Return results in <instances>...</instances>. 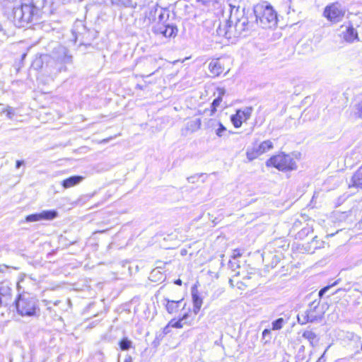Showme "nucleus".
<instances>
[{
  "instance_id": "38",
  "label": "nucleus",
  "mask_w": 362,
  "mask_h": 362,
  "mask_svg": "<svg viewBox=\"0 0 362 362\" xmlns=\"http://www.w3.org/2000/svg\"><path fill=\"white\" fill-rule=\"evenodd\" d=\"M351 289V286H350V284H348L347 286L344 287V288H338L337 291H336V293H339V291H348Z\"/></svg>"
},
{
  "instance_id": "53",
  "label": "nucleus",
  "mask_w": 362,
  "mask_h": 362,
  "mask_svg": "<svg viewBox=\"0 0 362 362\" xmlns=\"http://www.w3.org/2000/svg\"><path fill=\"white\" fill-rule=\"evenodd\" d=\"M361 351H362V344H361Z\"/></svg>"
},
{
  "instance_id": "23",
  "label": "nucleus",
  "mask_w": 362,
  "mask_h": 362,
  "mask_svg": "<svg viewBox=\"0 0 362 362\" xmlns=\"http://www.w3.org/2000/svg\"><path fill=\"white\" fill-rule=\"evenodd\" d=\"M126 7L136 8L141 7L144 4V0H121Z\"/></svg>"
},
{
  "instance_id": "48",
  "label": "nucleus",
  "mask_w": 362,
  "mask_h": 362,
  "mask_svg": "<svg viewBox=\"0 0 362 362\" xmlns=\"http://www.w3.org/2000/svg\"><path fill=\"white\" fill-rule=\"evenodd\" d=\"M233 281L232 279H230V280H229V283H230V284L232 286H233Z\"/></svg>"
},
{
  "instance_id": "37",
  "label": "nucleus",
  "mask_w": 362,
  "mask_h": 362,
  "mask_svg": "<svg viewBox=\"0 0 362 362\" xmlns=\"http://www.w3.org/2000/svg\"><path fill=\"white\" fill-rule=\"evenodd\" d=\"M199 177H197L196 175H194V176H191V177H187V180L190 183H195L196 181L198 180Z\"/></svg>"
},
{
  "instance_id": "3",
  "label": "nucleus",
  "mask_w": 362,
  "mask_h": 362,
  "mask_svg": "<svg viewBox=\"0 0 362 362\" xmlns=\"http://www.w3.org/2000/svg\"><path fill=\"white\" fill-rule=\"evenodd\" d=\"M45 59H48L50 67H53L57 71H61L62 66H58L62 64H70L72 62V56L69 54L66 47L62 45H57L54 48L51 55H45Z\"/></svg>"
},
{
  "instance_id": "11",
  "label": "nucleus",
  "mask_w": 362,
  "mask_h": 362,
  "mask_svg": "<svg viewBox=\"0 0 362 362\" xmlns=\"http://www.w3.org/2000/svg\"><path fill=\"white\" fill-rule=\"evenodd\" d=\"M153 33L156 35H160L165 37H175L177 33V28L176 26L169 23L165 24H156L153 27Z\"/></svg>"
},
{
  "instance_id": "10",
  "label": "nucleus",
  "mask_w": 362,
  "mask_h": 362,
  "mask_svg": "<svg viewBox=\"0 0 362 362\" xmlns=\"http://www.w3.org/2000/svg\"><path fill=\"white\" fill-rule=\"evenodd\" d=\"M252 112L251 107H246L242 110H238L236 113L231 116L230 120L235 127H240L243 122L250 119Z\"/></svg>"
},
{
  "instance_id": "42",
  "label": "nucleus",
  "mask_w": 362,
  "mask_h": 362,
  "mask_svg": "<svg viewBox=\"0 0 362 362\" xmlns=\"http://www.w3.org/2000/svg\"><path fill=\"white\" fill-rule=\"evenodd\" d=\"M24 164L23 160H17L16 163V168L18 169Z\"/></svg>"
},
{
  "instance_id": "31",
  "label": "nucleus",
  "mask_w": 362,
  "mask_h": 362,
  "mask_svg": "<svg viewBox=\"0 0 362 362\" xmlns=\"http://www.w3.org/2000/svg\"><path fill=\"white\" fill-rule=\"evenodd\" d=\"M285 321L283 318H278L272 322V329L279 330L281 329L284 324Z\"/></svg>"
},
{
  "instance_id": "6",
  "label": "nucleus",
  "mask_w": 362,
  "mask_h": 362,
  "mask_svg": "<svg viewBox=\"0 0 362 362\" xmlns=\"http://www.w3.org/2000/svg\"><path fill=\"white\" fill-rule=\"evenodd\" d=\"M230 6V22L235 23L239 36H241L250 27L248 18L244 15V9L240 10L239 7Z\"/></svg>"
},
{
  "instance_id": "24",
  "label": "nucleus",
  "mask_w": 362,
  "mask_h": 362,
  "mask_svg": "<svg viewBox=\"0 0 362 362\" xmlns=\"http://www.w3.org/2000/svg\"><path fill=\"white\" fill-rule=\"evenodd\" d=\"M302 336L303 338H305V339L309 341V342L312 346H315L314 342L317 339V335L314 332H313L311 330H305L303 333Z\"/></svg>"
},
{
  "instance_id": "28",
  "label": "nucleus",
  "mask_w": 362,
  "mask_h": 362,
  "mask_svg": "<svg viewBox=\"0 0 362 362\" xmlns=\"http://www.w3.org/2000/svg\"><path fill=\"white\" fill-rule=\"evenodd\" d=\"M258 147L260 149L262 153L263 154L273 148V144L271 141L267 140L262 142L259 145H258Z\"/></svg>"
},
{
  "instance_id": "1",
  "label": "nucleus",
  "mask_w": 362,
  "mask_h": 362,
  "mask_svg": "<svg viewBox=\"0 0 362 362\" xmlns=\"http://www.w3.org/2000/svg\"><path fill=\"white\" fill-rule=\"evenodd\" d=\"M257 23L264 28H271L277 24V14L272 6L267 3L258 4L254 7Z\"/></svg>"
},
{
  "instance_id": "49",
  "label": "nucleus",
  "mask_w": 362,
  "mask_h": 362,
  "mask_svg": "<svg viewBox=\"0 0 362 362\" xmlns=\"http://www.w3.org/2000/svg\"><path fill=\"white\" fill-rule=\"evenodd\" d=\"M59 303V300H57V301H55V302L54 303V305H58Z\"/></svg>"
},
{
  "instance_id": "5",
  "label": "nucleus",
  "mask_w": 362,
  "mask_h": 362,
  "mask_svg": "<svg viewBox=\"0 0 362 362\" xmlns=\"http://www.w3.org/2000/svg\"><path fill=\"white\" fill-rule=\"evenodd\" d=\"M267 166H273L279 170H293L297 168V165L293 157L284 153L277 154L270 158L266 163Z\"/></svg>"
},
{
  "instance_id": "13",
  "label": "nucleus",
  "mask_w": 362,
  "mask_h": 362,
  "mask_svg": "<svg viewBox=\"0 0 362 362\" xmlns=\"http://www.w3.org/2000/svg\"><path fill=\"white\" fill-rule=\"evenodd\" d=\"M57 211L55 210H45L39 214H33L26 216L27 222H35L41 220H53L57 216Z\"/></svg>"
},
{
  "instance_id": "32",
  "label": "nucleus",
  "mask_w": 362,
  "mask_h": 362,
  "mask_svg": "<svg viewBox=\"0 0 362 362\" xmlns=\"http://www.w3.org/2000/svg\"><path fill=\"white\" fill-rule=\"evenodd\" d=\"M220 0H197L199 2H202L204 5L206 6H212L216 8L217 5H218Z\"/></svg>"
},
{
  "instance_id": "29",
  "label": "nucleus",
  "mask_w": 362,
  "mask_h": 362,
  "mask_svg": "<svg viewBox=\"0 0 362 362\" xmlns=\"http://www.w3.org/2000/svg\"><path fill=\"white\" fill-rule=\"evenodd\" d=\"M45 62L47 63V66H50V63L48 59H45V55L42 56L40 59H37L34 61L33 64V66L35 69H38L42 67V63Z\"/></svg>"
},
{
  "instance_id": "47",
  "label": "nucleus",
  "mask_w": 362,
  "mask_h": 362,
  "mask_svg": "<svg viewBox=\"0 0 362 362\" xmlns=\"http://www.w3.org/2000/svg\"><path fill=\"white\" fill-rule=\"evenodd\" d=\"M124 362H132V358L129 357L128 358L125 359Z\"/></svg>"
},
{
  "instance_id": "12",
  "label": "nucleus",
  "mask_w": 362,
  "mask_h": 362,
  "mask_svg": "<svg viewBox=\"0 0 362 362\" xmlns=\"http://www.w3.org/2000/svg\"><path fill=\"white\" fill-rule=\"evenodd\" d=\"M341 36L348 43L359 41L358 33L351 24L341 26Z\"/></svg>"
},
{
  "instance_id": "18",
  "label": "nucleus",
  "mask_w": 362,
  "mask_h": 362,
  "mask_svg": "<svg viewBox=\"0 0 362 362\" xmlns=\"http://www.w3.org/2000/svg\"><path fill=\"white\" fill-rule=\"evenodd\" d=\"M155 14H158V23L165 24L169 18V11L163 8H156Z\"/></svg>"
},
{
  "instance_id": "21",
  "label": "nucleus",
  "mask_w": 362,
  "mask_h": 362,
  "mask_svg": "<svg viewBox=\"0 0 362 362\" xmlns=\"http://www.w3.org/2000/svg\"><path fill=\"white\" fill-rule=\"evenodd\" d=\"M262 152L260 151V149L259 148L258 146H253L251 148H248L246 152V156L247 158L252 161L254 159L257 158L258 156L262 155Z\"/></svg>"
},
{
  "instance_id": "43",
  "label": "nucleus",
  "mask_w": 362,
  "mask_h": 362,
  "mask_svg": "<svg viewBox=\"0 0 362 362\" xmlns=\"http://www.w3.org/2000/svg\"><path fill=\"white\" fill-rule=\"evenodd\" d=\"M304 316H305V315H302L303 318H301L300 316H298V322L299 323L301 324V322L304 320Z\"/></svg>"
},
{
  "instance_id": "44",
  "label": "nucleus",
  "mask_w": 362,
  "mask_h": 362,
  "mask_svg": "<svg viewBox=\"0 0 362 362\" xmlns=\"http://www.w3.org/2000/svg\"><path fill=\"white\" fill-rule=\"evenodd\" d=\"M175 283L177 284V285H181L182 284V281L180 279H177L175 281Z\"/></svg>"
},
{
  "instance_id": "45",
  "label": "nucleus",
  "mask_w": 362,
  "mask_h": 362,
  "mask_svg": "<svg viewBox=\"0 0 362 362\" xmlns=\"http://www.w3.org/2000/svg\"><path fill=\"white\" fill-rule=\"evenodd\" d=\"M51 2V0H42L43 4H47Z\"/></svg>"
},
{
  "instance_id": "8",
  "label": "nucleus",
  "mask_w": 362,
  "mask_h": 362,
  "mask_svg": "<svg viewBox=\"0 0 362 362\" xmlns=\"http://www.w3.org/2000/svg\"><path fill=\"white\" fill-rule=\"evenodd\" d=\"M320 300H315L310 305L305 313L304 320L301 322L304 325L308 322H313L320 320L324 315V310L320 308Z\"/></svg>"
},
{
  "instance_id": "9",
  "label": "nucleus",
  "mask_w": 362,
  "mask_h": 362,
  "mask_svg": "<svg viewBox=\"0 0 362 362\" xmlns=\"http://www.w3.org/2000/svg\"><path fill=\"white\" fill-rule=\"evenodd\" d=\"M216 33L218 35L225 37L228 40L240 37L235 23H230V18L223 25L218 26Z\"/></svg>"
},
{
  "instance_id": "19",
  "label": "nucleus",
  "mask_w": 362,
  "mask_h": 362,
  "mask_svg": "<svg viewBox=\"0 0 362 362\" xmlns=\"http://www.w3.org/2000/svg\"><path fill=\"white\" fill-rule=\"evenodd\" d=\"M192 296L194 304V313L197 315L202 305V298L199 296L197 291L193 290L192 291Z\"/></svg>"
},
{
  "instance_id": "27",
  "label": "nucleus",
  "mask_w": 362,
  "mask_h": 362,
  "mask_svg": "<svg viewBox=\"0 0 362 362\" xmlns=\"http://www.w3.org/2000/svg\"><path fill=\"white\" fill-rule=\"evenodd\" d=\"M188 313H185L182 317L179 319V320L175 322L174 320H170L169 322V325H171L172 327L175 328H182L183 325L182 322L185 321L188 317Z\"/></svg>"
},
{
  "instance_id": "7",
  "label": "nucleus",
  "mask_w": 362,
  "mask_h": 362,
  "mask_svg": "<svg viewBox=\"0 0 362 362\" xmlns=\"http://www.w3.org/2000/svg\"><path fill=\"white\" fill-rule=\"evenodd\" d=\"M345 9L339 3H333L325 7L323 15L330 22L336 23L341 21Z\"/></svg>"
},
{
  "instance_id": "26",
  "label": "nucleus",
  "mask_w": 362,
  "mask_h": 362,
  "mask_svg": "<svg viewBox=\"0 0 362 362\" xmlns=\"http://www.w3.org/2000/svg\"><path fill=\"white\" fill-rule=\"evenodd\" d=\"M218 92H219L218 97L217 98H216L211 104V108H212L211 112H214L216 111L217 107L219 106L220 103H221L222 95L224 94L225 90H224V89H219Z\"/></svg>"
},
{
  "instance_id": "4",
  "label": "nucleus",
  "mask_w": 362,
  "mask_h": 362,
  "mask_svg": "<svg viewBox=\"0 0 362 362\" xmlns=\"http://www.w3.org/2000/svg\"><path fill=\"white\" fill-rule=\"evenodd\" d=\"M16 307L21 316H34L38 310L37 300L28 294L20 295L16 301Z\"/></svg>"
},
{
  "instance_id": "34",
  "label": "nucleus",
  "mask_w": 362,
  "mask_h": 362,
  "mask_svg": "<svg viewBox=\"0 0 362 362\" xmlns=\"http://www.w3.org/2000/svg\"><path fill=\"white\" fill-rule=\"evenodd\" d=\"M1 113H6L8 118L12 119L15 115V111L13 107L7 106L6 108Z\"/></svg>"
},
{
  "instance_id": "39",
  "label": "nucleus",
  "mask_w": 362,
  "mask_h": 362,
  "mask_svg": "<svg viewBox=\"0 0 362 362\" xmlns=\"http://www.w3.org/2000/svg\"><path fill=\"white\" fill-rule=\"evenodd\" d=\"M329 346L326 349L323 354L318 358V360L316 362H325V354L327 349H329Z\"/></svg>"
},
{
  "instance_id": "50",
  "label": "nucleus",
  "mask_w": 362,
  "mask_h": 362,
  "mask_svg": "<svg viewBox=\"0 0 362 362\" xmlns=\"http://www.w3.org/2000/svg\"><path fill=\"white\" fill-rule=\"evenodd\" d=\"M267 332H268V330H267V329H264V330L263 331V334H267Z\"/></svg>"
},
{
  "instance_id": "20",
  "label": "nucleus",
  "mask_w": 362,
  "mask_h": 362,
  "mask_svg": "<svg viewBox=\"0 0 362 362\" xmlns=\"http://www.w3.org/2000/svg\"><path fill=\"white\" fill-rule=\"evenodd\" d=\"M182 302V300H176V301L167 300V303L165 305L167 311L170 314L176 313L178 310L180 304Z\"/></svg>"
},
{
  "instance_id": "14",
  "label": "nucleus",
  "mask_w": 362,
  "mask_h": 362,
  "mask_svg": "<svg viewBox=\"0 0 362 362\" xmlns=\"http://www.w3.org/2000/svg\"><path fill=\"white\" fill-rule=\"evenodd\" d=\"M12 288L7 281L0 283V307L7 305L11 300Z\"/></svg>"
},
{
  "instance_id": "15",
  "label": "nucleus",
  "mask_w": 362,
  "mask_h": 362,
  "mask_svg": "<svg viewBox=\"0 0 362 362\" xmlns=\"http://www.w3.org/2000/svg\"><path fill=\"white\" fill-rule=\"evenodd\" d=\"M209 70L213 77L220 76L224 71V64L220 59H212L209 64Z\"/></svg>"
},
{
  "instance_id": "16",
  "label": "nucleus",
  "mask_w": 362,
  "mask_h": 362,
  "mask_svg": "<svg viewBox=\"0 0 362 362\" xmlns=\"http://www.w3.org/2000/svg\"><path fill=\"white\" fill-rule=\"evenodd\" d=\"M84 180V177L81 175H74L69 177L62 182L64 188L68 189L74 187L81 183Z\"/></svg>"
},
{
  "instance_id": "41",
  "label": "nucleus",
  "mask_w": 362,
  "mask_h": 362,
  "mask_svg": "<svg viewBox=\"0 0 362 362\" xmlns=\"http://www.w3.org/2000/svg\"><path fill=\"white\" fill-rule=\"evenodd\" d=\"M172 327L171 325H169V323L165 326L163 329V333L165 334H167L170 332V328Z\"/></svg>"
},
{
  "instance_id": "52",
  "label": "nucleus",
  "mask_w": 362,
  "mask_h": 362,
  "mask_svg": "<svg viewBox=\"0 0 362 362\" xmlns=\"http://www.w3.org/2000/svg\"><path fill=\"white\" fill-rule=\"evenodd\" d=\"M105 230L98 231L99 233H103Z\"/></svg>"
},
{
  "instance_id": "46",
  "label": "nucleus",
  "mask_w": 362,
  "mask_h": 362,
  "mask_svg": "<svg viewBox=\"0 0 362 362\" xmlns=\"http://www.w3.org/2000/svg\"><path fill=\"white\" fill-rule=\"evenodd\" d=\"M251 278H252V276H245V277L243 278V280H245V281H246L247 280H249V279H250Z\"/></svg>"
},
{
  "instance_id": "25",
  "label": "nucleus",
  "mask_w": 362,
  "mask_h": 362,
  "mask_svg": "<svg viewBox=\"0 0 362 362\" xmlns=\"http://www.w3.org/2000/svg\"><path fill=\"white\" fill-rule=\"evenodd\" d=\"M201 127V119H196L194 120H192L189 122L187 124V129L190 130L191 132H196L199 129H200Z\"/></svg>"
},
{
  "instance_id": "51",
  "label": "nucleus",
  "mask_w": 362,
  "mask_h": 362,
  "mask_svg": "<svg viewBox=\"0 0 362 362\" xmlns=\"http://www.w3.org/2000/svg\"><path fill=\"white\" fill-rule=\"evenodd\" d=\"M153 74V72L149 74L148 76H151Z\"/></svg>"
},
{
  "instance_id": "2",
  "label": "nucleus",
  "mask_w": 362,
  "mask_h": 362,
  "mask_svg": "<svg viewBox=\"0 0 362 362\" xmlns=\"http://www.w3.org/2000/svg\"><path fill=\"white\" fill-rule=\"evenodd\" d=\"M37 13V9L33 4H23L13 9V23L17 27H25L33 21Z\"/></svg>"
},
{
  "instance_id": "30",
  "label": "nucleus",
  "mask_w": 362,
  "mask_h": 362,
  "mask_svg": "<svg viewBox=\"0 0 362 362\" xmlns=\"http://www.w3.org/2000/svg\"><path fill=\"white\" fill-rule=\"evenodd\" d=\"M132 342L127 338H124L119 342V347L122 351L129 350L132 346Z\"/></svg>"
},
{
  "instance_id": "33",
  "label": "nucleus",
  "mask_w": 362,
  "mask_h": 362,
  "mask_svg": "<svg viewBox=\"0 0 362 362\" xmlns=\"http://www.w3.org/2000/svg\"><path fill=\"white\" fill-rule=\"evenodd\" d=\"M339 281H340V279H337V281H334V283H332V284H330V285H329V286H325V287L322 288L319 291V293H318L319 297H320V298H322V296H323V295H324V294H325V293H326V292H327V291L330 288H332V287H333V286H335L338 285V284H339Z\"/></svg>"
},
{
  "instance_id": "22",
  "label": "nucleus",
  "mask_w": 362,
  "mask_h": 362,
  "mask_svg": "<svg viewBox=\"0 0 362 362\" xmlns=\"http://www.w3.org/2000/svg\"><path fill=\"white\" fill-rule=\"evenodd\" d=\"M352 113L355 118L362 119V98L353 106Z\"/></svg>"
},
{
  "instance_id": "35",
  "label": "nucleus",
  "mask_w": 362,
  "mask_h": 362,
  "mask_svg": "<svg viewBox=\"0 0 362 362\" xmlns=\"http://www.w3.org/2000/svg\"><path fill=\"white\" fill-rule=\"evenodd\" d=\"M226 131V127L221 123H219V127L216 130V134L218 136L221 137L223 135V132Z\"/></svg>"
},
{
  "instance_id": "36",
  "label": "nucleus",
  "mask_w": 362,
  "mask_h": 362,
  "mask_svg": "<svg viewBox=\"0 0 362 362\" xmlns=\"http://www.w3.org/2000/svg\"><path fill=\"white\" fill-rule=\"evenodd\" d=\"M241 255H241V253H240V250H234L233 251L232 258H233V259H237L238 257H240Z\"/></svg>"
},
{
  "instance_id": "17",
  "label": "nucleus",
  "mask_w": 362,
  "mask_h": 362,
  "mask_svg": "<svg viewBox=\"0 0 362 362\" xmlns=\"http://www.w3.org/2000/svg\"><path fill=\"white\" fill-rule=\"evenodd\" d=\"M362 189V167L359 168L352 175L349 187Z\"/></svg>"
},
{
  "instance_id": "40",
  "label": "nucleus",
  "mask_w": 362,
  "mask_h": 362,
  "mask_svg": "<svg viewBox=\"0 0 362 362\" xmlns=\"http://www.w3.org/2000/svg\"><path fill=\"white\" fill-rule=\"evenodd\" d=\"M229 267H230L231 269H235V267H239V265H238V264H236V262H233V261H232V260H230V261H229Z\"/></svg>"
}]
</instances>
